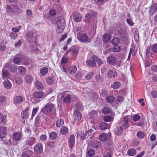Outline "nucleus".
<instances>
[{
    "label": "nucleus",
    "mask_w": 157,
    "mask_h": 157,
    "mask_svg": "<svg viewBox=\"0 0 157 157\" xmlns=\"http://www.w3.org/2000/svg\"><path fill=\"white\" fill-rule=\"evenodd\" d=\"M68 141L69 146L71 148H72L75 145V137L73 134L70 136Z\"/></svg>",
    "instance_id": "13"
},
{
    "label": "nucleus",
    "mask_w": 157,
    "mask_h": 157,
    "mask_svg": "<svg viewBox=\"0 0 157 157\" xmlns=\"http://www.w3.org/2000/svg\"><path fill=\"white\" fill-rule=\"evenodd\" d=\"M31 153V151H30L23 152L21 157H30L29 155Z\"/></svg>",
    "instance_id": "47"
},
{
    "label": "nucleus",
    "mask_w": 157,
    "mask_h": 157,
    "mask_svg": "<svg viewBox=\"0 0 157 157\" xmlns=\"http://www.w3.org/2000/svg\"><path fill=\"white\" fill-rule=\"evenodd\" d=\"M49 136L51 140H54L57 138V134L55 132H52L50 133Z\"/></svg>",
    "instance_id": "40"
},
{
    "label": "nucleus",
    "mask_w": 157,
    "mask_h": 157,
    "mask_svg": "<svg viewBox=\"0 0 157 157\" xmlns=\"http://www.w3.org/2000/svg\"><path fill=\"white\" fill-rule=\"evenodd\" d=\"M111 111L110 109L107 107H105L103 109L102 111L103 113L104 114H108Z\"/></svg>",
    "instance_id": "46"
},
{
    "label": "nucleus",
    "mask_w": 157,
    "mask_h": 157,
    "mask_svg": "<svg viewBox=\"0 0 157 157\" xmlns=\"http://www.w3.org/2000/svg\"><path fill=\"white\" fill-rule=\"evenodd\" d=\"M94 154V151L93 149H90L87 151V155L89 157L93 156Z\"/></svg>",
    "instance_id": "51"
},
{
    "label": "nucleus",
    "mask_w": 157,
    "mask_h": 157,
    "mask_svg": "<svg viewBox=\"0 0 157 157\" xmlns=\"http://www.w3.org/2000/svg\"><path fill=\"white\" fill-rule=\"evenodd\" d=\"M111 36L109 34H105L102 36L103 41L106 43L108 42L110 40Z\"/></svg>",
    "instance_id": "29"
},
{
    "label": "nucleus",
    "mask_w": 157,
    "mask_h": 157,
    "mask_svg": "<svg viewBox=\"0 0 157 157\" xmlns=\"http://www.w3.org/2000/svg\"><path fill=\"white\" fill-rule=\"evenodd\" d=\"M35 34L30 31H28L25 34V38L26 39L27 42L29 43L35 42L36 41V37Z\"/></svg>",
    "instance_id": "3"
},
{
    "label": "nucleus",
    "mask_w": 157,
    "mask_h": 157,
    "mask_svg": "<svg viewBox=\"0 0 157 157\" xmlns=\"http://www.w3.org/2000/svg\"><path fill=\"white\" fill-rule=\"evenodd\" d=\"M33 80V77L29 75H27L25 77V81L27 84L31 83Z\"/></svg>",
    "instance_id": "27"
},
{
    "label": "nucleus",
    "mask_w": 157,
    "mask_h": 157,
    "mask_svg": "<svg viewBox=\"0 0 157 157\" xmlns=\"http://www.w3.org/2000/svg\"><path fill=\"white\" fill-rule=\"evenodd\" d=\"M108 94V92L105 89H102L101 92V96L103 97H106Z\"/></svg>",
    "instance_id": "49"
},
{
    "label": "nucleus",
    "mask_w": 157,
    "mask_h": 157,
    "mask_svg": "<svg viewBox=\"0 0 157 157\" xmlns=\"http://www.w3.org/2000/svg\"><path fill=\"white\" fill-rule=\"evenodd\" d=\"M3 84L5 87L7 89H10L11 88V83L10 82L8 79H6L4 81Z\"/></svg>",
    "instance_id": "23"
},
{
    "label": "nucleus",
    "mask_w": 157,
    "mask_h": 157,
    "mask_svg": "<svg viewBox=\"0 0 157 157\" xmlns=\"http://www.w3.org/2000/svg\"><path fill=\"white\" fill-rule=\"evenodd\" d=\"M68 131L67 128L65 126H63L60 130V133L63 135L67 134Z\"/></svg>",
    "instance_id": "37"
},
{
    "label": "nucleus",
    "mask_w": 157,
    "mask_h": 157,
    "mask_svg": "<svg viewBox=\"0 0 157 157\" xmlns=\"http://www.w3.org/2000/svg\"><path fill=\"white\" fill-rule=\"evenodd\" d=\"M136 135L139 138L141 139L144 137L145 134L142 131H139L137 132Z\"/></svg>",
    "instance_id": "60"
},
{
    "label": "nucleus",
    "mask_w": 157,
    "mask_h": 157,
    "mask_svg": "<svg viewBox=\"0 0 157 157\" xmlns=\"http://www.w3.org/2000/svg\"><path fill=\"white\" fill-rule=\"evenodd\" d=\"M18 71L20 75H23L26 74V69L25 67L20 66L18 68Z\"/></svg>",
    "instance_id": "25"
},
{
    "label": "nucleus",
    "mask_w": 157,
    "mask_h": 157,
    "mask_svg": "<svg viewBox=\"0 0 157 157\" xmlns=\"http://www.w3.org/2000/svg\"><path fill=\"white\" fill-rule=\"evenodd\" d=\"M67 61V58L65 56H63L61 60V63L60 65V67H61V65H63V64L66 63Z\"/></svg>",
    "instance_id": "55"
},
{
    "label": "nucleus",
    "mask_w": 157,
    "mask_h": 157,
    "mask_svg": "<svg viewBox=\"0 0 157 157\" xmlns=\"http://www.w3.org/2000/svg\"><path fill=\"white\" fill-rule=\"evenodd\" d=\"M6 128L0 126V138L2 139L5 137L6 133Z\"/></svg>",
    "instance_id": "17"
},
{
    "label": "nucleus",
    "mask_w": 157,
    "mask_h": 157,
    "mask_svg": "<svg viewBox=\"0 0 157 157\" xmlns=\"http://www.w3.org/2000/svg\"><path fill=\"white\" fill-rule=\"evenodd\" d=\"M108 127V124L105 122H101L100 124V128L101 130H105Z\"/></svg>",
    "instance_id": "38"
},
{
    "label": "nucleus",
    "mask_w": 157,
    "mask_h": 157,
    "mask_svg": "<svg viewBox=\"0 0 157 157\" xmlns=\"http://www.w3.org/2000/svg\"><path fill=\"white\" fill-rule=\"evenodd\" d=\"M6 121V118L4 117L2 113H0V123H5Z\"/></svg>",
    "instance_id": "63"
},
{
    "label": "nucleus",
    "mask_w": 157,
    "mask_h": 157,
    "mask_svg": "<svg viewBox=\"0 0 157 157\" xmlns=\"http://www.w3.org/2000/svg\"><path fill=\"white\" fill-rule=\"evenodd\" d=\"M86 64L87 66L94 67L96 65V63L93 60L91 59L88 60L86 61Z\"/></svg>",
    "instance_id": "24"
},
{
    "label": "nucleus",
    "mask_w": 157,
    "mask_h": 157,
    "mask_svg": "<svg viewBox=\"0 0 157 157\" xmlns=\"http://www.w3.org/2000/svg\"><path fill=\"white\" fill-rule=\"evenodd\" d=\"M78 40L83 43L85 42H90V40L88 39V36L84 33H82L79 36Z\"/></svg>",
    "instance_id": "12"
},
{
    "label": "nucleus",
    "mask_w": 157,
    "mask_h": 157,
    "mask_svg": "<svg viewBox=\"0 0 157 157\" xmlns=\"http://www.w3.org/2000/svg\"><path fill=\"white\" fill-rule=\"evenodd\" d=\"M97 14L96 13H94L93 11H91L90 12H89L88 13L86 14L85 16V17L89 20L91 18H92L93 17L94 18L97 17Z\"/></svg>",
    "instance_id": "18"
},
{
    "label": "nucleus",
    "mask_w": 157,
    "mask_h": 157,
    "mask_svg": "<svg viewBox=\"0 0 157 157\" xmlns=\"http://www.w3.org/2000/svg\"><path fill=\"white\" fill-rule=\"evenodd\" d=\"M112 50L115 52H119L121 50V48L119 45H116L114 46Z\"/></svg>",
    "instance_id": "54"
},
{
    "label": "nucleus",
    "mask_w": 157,
    "mask_h": 157,
    "mask_svg": "<svg viewBox=\"0 0 157 157\" xmlns=\"http://www.w3.org/2000/svg\"><path fill=\"white\" fill-rule=\"evenodd\" d=\"M98 113L95 111L93 110L91 112L89 113V116L90 118L93 119L96 117Z\"/></svg>",
    "instance_id": "44"
},
{
    "label": "nucleus",
    "mask_w": 157,
    "mask_h": 157,
    "mask_svg": "<svg viewBox=\"0 0 157 157\" xmlns=\"http://www.w3.org/2000/svg\"><path fill=\"white\" fill-rule=\"evenodd\" d=\"M108 137L106 134L102 133L101 134L99 137V140L103 142H106L107 140Z\"/></svg>",
    "instance_id": "28"
},
{
    "label": "nucleus",
    "mask_w": 157,
    "mask_h": 157,
    "mask_svg": "<svg viewBox=\"0 0 157 157\" xmlns=\"http://www.w3.org/2000/svg\"><path fill=\"white\" fill-rule=\"evenodd\" d=\"M24 100L22 96H17L13 98V103L16 105L21 103Z\"/></svg>",
    "instance_id": "10"
},
{
    "label": "nucleus",
    "mask_w": 157,
    "mask_h": 157,
    "mask_svg": "<svg viewBox=\"0 0 157 157\" xmlns=\"http://www.w3.org/2000/svg\"><path fill=\"white\" fill-rule=\"evenodd\" d=\"M75 108L76 110H78L81 109V110L82 109V106L80 103L78 102L75 104Z\"/></svg>",
    "instance_id": "56"
},
{
    "label": "nucleus",
    "mask_w": 157,
    "mask_h": 157,
    "mask_svg": "<svg viewBox=\"0 0 157 157\" xmlns=\"http://www.w3.org/2000/svg\"><path fill=\"white\" fill-rule=\"evenodd\" d=\"M117 75L116 71L114 70H110L108 71L107 73V77L110 78H114Z\"/></svg>",
    "instance_id": "15"
},
{
    "label": "nucleus",
    "mask_w": 157,
    "mask_h": 157,
    "mask_svg": "<svg viewBox=\"0 0 157 157\" xmlns=\"http://www.w3.org/2000/svg\"><path fill=\"white\" fill-rule=\"evenodd\" d=\"M54 107V105L51 102H49L41 110V112L44 113L50 112Z\"/></svg>",
    "instance_id": "5"
},
{
    "label": "nucleus",
    "mask_w": 157,
    "mask_h": 157,
    "mask_svg": "<svg viewBox=\"0 0 157 157\" xmlns=\"http://www.w3.org/2000/svg\"><path fill=\"white\" fill-rule=\"evenodd\" d=\"M96 80L98 82L99 81H102L104 80V77L102 75H97L95 77Z\"/></svg>",
    "instance_id": "48"
},
{
    "label": "nucleus",
    "mask_w": 157,
    "mask_h": 157,
    "mask_svg": "<svg viewBox=\"0 0 157 157\" xmlns=\"http://www.w3.org/2000/svg\"><path fill=\"white\" fill-rule=\"evenodd\" d=\"M73 116L75 121H79L82 117V115L78 110H75V111Z\"/></svg>",
    "instance_id": "11"
},
{
    "label": "nucleus",
    "mask_w": 157,
    "mask_h": 157,
    "mask_svg": "<svg viewBox=\"0 0 157 157\" xmlns=\"http://www.w3.org/2000/svg\"><path fill=\"white\" fill-rule=\"evenodd\" d=\"M6 99V96L3 95H0V103L4 104Z\"/></svg>",
    "instance_id": "58"
},
{
    "label": "nucleus",
    "mask_w": 157,
    "mask_h": 157,
    "mask_svg": "<svg viewBox=\"0 0 157 157\" xmlns=\"http://www.w3.org/2000/svg\"><path fill=\"white\" fill-rule=\"evenodd\" d=\"M157 10V3H155L151 6L149 11V16H152Z\"/></svg>",
    "instance_id": "9"
},
{
    "label": "nucleus",
    "mask_w": 157,
    "mask_h": 157,
    "mask_svg": "<svg viewBox=\"0 0 157 157\" xmlns=\"http://www.w3.org/2000/svg\"><path fill=\"white\" fill-rule=\"evenodd\" d=\"M72 15L74 20L76 22H79L81 21L82 17L80 13L75 11L73 13Z\"/></svg>",
    "instance_id": "14"
},
{
    "label": "nucleus",
    "mask_w": 157,
    "mask_h": 157,
    "mask_svg": "<svg viewBox=\"0 0 157 157\" xmlns=\"http://www.w3.org/2000/svg\"><path fill=\"white\" fill-rule=\"evenodd\" d=\"M9 71L5 68H3L2 71V76L3 78H7L9 76Z\"/></svg>",
    "instance_id": "34"
},
{
    "label": "nucleus",
    "mask_w": 157,
    "mask_h": 157,
    "mask_svg": "<svg viewBox=\"0 0 157 157\" xmlns=\"http://www.w3.org/2000/svg\"><path fill=\"white\" fill-rule=\"evenodd\" d=\"M34 152L37 154H40L42 153L43 151V147L40 143H37L35 145L34 148Z\"/></svg>",
    "instance_id": "7"
},
{
    "label": "nucleus",
    "mask_w": 157,
    "mask_h": 157,
    "mask_svg": "<svg viewBox=\"0 0 157 157\" xmlns=\"http://www.w3.org/2000/svg\"><path fill=\"white\" fill-rule=\"evenodd\" d=\"M15 80L16 83L19 85L21 84L22 82V80L21 78L18 76L16 77Z\"/></svg>",
    "instance_id": "50"
},
{
    "label": "nucleus",
    "mask_w": 157,
    "mask_h": 157,
    "mask_svg": "<svg viewBox=\"0 0 157 157\" xmlns=\"http://www.w3.org/2000/svg\"><path fill=\"white\" fill-rule=\"evenodd\" d=\"M77 67L75 66H72L70 67L68 69V71L70 74H74L77 71Z\"/></svg>",
    "instance_id": "30"
},
{
    "label": "nucleus",
    "mask_w": 157,
    "mask_h": 157,
    "mask_svg": "<svg viewBox=\"0 0 157 157\" xmlns=\"http://www.w3.org/2000/svg\"><path fill=\"white\" fill-rule=\"evenodd\" d=\"M54 78L52 76H48L46 78V82L49 85L53 84L54 83Z\"/></svg>",
    "instance_id": "32"
},
{
    "label": "nucleus",
    "mask_w": 157,
    "mask_h": 157,
    "mask_svg": "<svg viewBox=\"0 0 157 157\" xmlns=\"http://www.w3.org/2000/svg\"><path fill=\"white\" fill-rule=\"evenodd\" d=\"M33 96L35 99H43L45 97V94L42 91H36L33 93Z\"/></svg>",
    "instance_id": "6"
},
{
    "label": "nucleus",
    "mask_w": 157,
    "mask_h": 157,
    "mask_svg": "<svg viewBox=\"0 0 157 157\" xmlns=\"http://www.w3.org/2000/svg\"><path fill=\"white\" fill-rule=\"evenodd\" d=\"M35 86L38 90H42L44 89V86L41 82L38 80L36 81L35 82Z\"/></svg>",
    "instance_id": "21"
},
{
    "label": "nucleus",
    "mask_w": 157,
    "mask_h": 157,
    "mask_svg": "<svg viewBox=\"0 0 157 157\" xmlns=\"http://www.w3.org/2000/svg\"><path fill=\"white\" fill-rule=\"evenodd\" d=\"M115 100V98L113 96H108L106 98V101L109 103H112Z\"/></svg>",
    "instance_id": "43"
},
{
    "label": "nucleus",
    "mask_w": 157,
    "mask_h": 157,
    "mask_svg": "<svg viewBox=\"0 0 157 157\" xmlns=\"http://www.w3.org/2000/svg\"><path fill=\"white\" fill-rule=\"evenodd\" d=\"M92 146L93 148H97L100 147L101 143L98 140L94 141L92 143Z\"/></svg>",
    "instance_id": "33"
},
{
    "label": "nucleus",
    "mask_w": 157,
    "mask_h": 157,
    "mask_svg": "<svg viewBox=\"0 0 157 157\" xmlns=\"http://www.w3.org/2000/svg\"><path fill=\"white\" fill-rule=\"evenodd\" d=\"M130 116H126L124 117L121 120L122 126L125 128L128 127L129 124L128 122L130 121Z\"/></svg>",
    "instance_id": "8"
},
{
    "label": "nucleus",
    "mask_w": 157,
    "mask_h": 157,
    "mask_svg": "<svg viewBox=\"0 0 157 157\" xmlns=\"http://www.w3.org/2000/svg\"><path fill=\"white\" fill-rule=\"evenodd\" d=\"M113 117L110 116H106L104 118V120L106 122H109L113 121Z\"/></svg>",
    "instance_id": "53"
},
{
    "label": "nucleus",
    "mask_w": 157,
    "mask_h": 157,
    "mask_svg": "<svg viewBox=\"0 0 157 157\" xmlns=\"http://www.w3.org/2000/svg\"><path fill=\"white\" fill-rule=\"evenodd\" d=\"M86 134V132H79L77 133V136L78 138H80V140H83L87 137Z\"/></svg>",
    "instance_id": "20"
},
{
    "label": "nucleus",
    "mask_w": 157,
    "mask_h": 157,
    "mask_svg": "<svg viewBox=\"0 0 157 157\" xmlns=\"http://www.w3.org/2000/svg\"><path fill=\"white\" fill-rule=\"evenodd\" d=\"M29 116L28 113L25 111H23L21 114V116L22 118L25 119H27Z\"/></svg>",
    "instance_id": "59"
},
{
    "label": "nucleus",
    "mask_w": 157,
    "mask_h": 157,
    "mask_svg": "<svg viewBox=\"0 0 157 157\" xmlns=\"http://www.w3.org/2000/svg\"><path fill=\"white\" fill-rule=\"evenodd\" d=\"M64 123V121L63 119L58 120L56 123V126L58 127H60Z\"/></svg>",
    "instance_id": "45"
},
{
    "label": "nucleus",
    "mask_w": 157,
    "mask_h": 157,
    "mask_svg": "<svg viewBox=\"0 0 157 157\" xmlns=\"http://www.w3.org/2000/svg\"><path fill=\"white\" fill-rule=\"evenodd\" d=\"M136 150L134 148H131L127 151V154L128 155L131 156L135 155L136 153Z\"/></svg>",
    "instance_id": "35"
},
{
    "label": "nucleus",
    "mask_w": 157,
    "mask_h": 157,
    "mask_svg": "<svg viewBox=\"0 0 157 157\" xmlns=\"http://www.w3.org/2000/svg\"><path fill=\"white\" fill-rule=\"evenodd\" d=\"M48 69L46 67L42 68L40 70V73L41 75L43 76L45 75L48 72Z\"/></svg>",
    "instance_id": "42"
},
{
    "label": "nucleus",
    "mask_w": 157,
    "mask_h": 157,
    "mask_svg": "<svg viewBox=\"0 0 157 157\" xmlns=\"http://www.w3.org/2000/svg\"><path fill=\"white\" fill-rule=\"evenodd\" d=\"M79 48L78 47L74 46H73L70 51L72 52V53L75 55H77L78 53Z\"/></svg>",
    "instance_id": "39"
},
{
    "label": "nucleus",
    "mask_w": 157,
    "mask_h": 157,
    "mask_svg": "<svg viewBox=\"0 0 157 157\" xmlns=\"http://www.w3.org/2000/svg\"><path fill=\"white\" fill-rule=\"evenodd\" d=\"M6 11L7 13H10L13 15H17L21 12L19 6L17 4H10L6 6Z\"/></svg>",
    "instance_id": "1"
},
{
    "label": "nucleus",
    "mask_w": 157,
    "mask_h": 157,
    "mask_svg": "<svg viewBox=\"0 0 157 157\" xmlns=\"http://www.w3.org/2000/svg\"><path fill=\"white\" fill-rule=\"evenodd\" d=\"M22 136L20 133L15 132L13 135V138L15 141H18Z\"/></svg>",
    "instance_id": "31"
},
{
    "label": "nucleus",
    "mask_w": 157,
    "mask_h": 157,
    "mask_svg": "<svg viewBox=\"0 0 157 157\" xmlns=\"http://www.w3.org/2000/svg\"><path fill=\"white\" fill-rule=\"evenodd\" d=\"M116 61V58L113 56H109L107 58V62L109 65H114Z\"/></svg>",
    "instance_id": "16"
},
{
    "label": "nucleus",
    "mask_w": 157,
    "mask_h": 157,
    "mask_svg": "<svg viewBox=\"0 0 157 157\" xmlns=\"http://www.w3.org/2000/svg\"><path fill=\"white\" fill-rule=\"evenodd\" d=\"M21 62L20 58L18 57H15L13 59V62L14 63L20 64Z\"/></svg>",
    "instance_id": "57"
},
{
    "label": "nucleus",
    "mask_w": 157,
    "mask_h": 157,
    "mask_svg": "<svg viewBox=\"0 0 157 157\" xmlns=\"http://www.w3.org/2000/svg\"><path fill=\"white\" fill-rule=\"evenodd\" d=\"M95 131V129H91L89 130L86 131V137L89 139H91L92 137V134H94Z\"/></svg>",
    "instance_id": "22"
},
{
    "label": "nucleus",
    "mask_w": 157,
    "mask_h": 157,
    "mask_svg": "<svg viewBox=\"0 0 157 157\" xmlns=\"http://www.w3.org/2000/svg\"><path fill=\"white\" fill-rule=\"evenodd\" d=\"M8 70L11 72L13 73L17 70V67L15 65L11 64Z\"/></svg>",
    "instance_id": "52"
},
{
    "label": "nucleus",
    "mask_w": 157,
    "mask_h": 157,
    "mask_svg": "<svg viewBox=\"0 0 157 157\" xmlns=\"http://www.w3.org/2000/svg\"><path fill=\"white\" fill-rule=\"evenodd\" d=\"M120 42L119 39L117 37H114L111 41V43L114 46L118 45V44H120Z\"/></svg>",
    "instance_id": "36"
},
{
    "label": "nucleus",
    "mask_w": 157,
    "mask_h": 157,
    "mask_svg": "<svg viewBox=\"0 0 157 157\" xmlns=\"http://www.w3.org/2000/svg\"><path fill=\"white\" fill-rule=\"evenodd\" d=\"M121 83L119 82H116L113 83L111 85V86L112 88L114 89H118L120 86Z\"/></svg>",
    "instance_id": "41"
},
{
    "label": "nucleus",
    "mask_w": 157,
    "mask_h": 157,
    "mask_svg": "<svg viewBox=\"0 0 157 157\" xmlns=\"http://www.w3.org/2000/svg\"><path fill=\"white\" fill-rule=\"evenodd\" d=\"M10 36L12 39L15 40L17 37V34L16 33L12 32L10 34Z\"/></svg>",
    "instance_id": "62"
},
{
    "label": "nucleus",
    "mask_w": 157,
    "mask_h": 157,
    "mask_svg": "<svg viewBox=\"0 0 157 157\" xmlns=\"http://www.w3.org/2000/svg\"><path fill=\"white\" fill-rule=\"evenodd\" d=\"M140 118V116L138 114H135L133 116V120L135 121H138Z\"/></svg>",
    "instance_id": "64"
},
{
    "label": "nucleus",
    "mask_w": 157,
    "mask_h": 157,
    "mask_svg": "<svg viewBox=\"0 0 157 157\" xmlns=\"http://www.w3.org/2000/svg\"><path fill=\"white\" fill-rule=\"evenodd\" d=\"M123 132V128L121 126H117L114 129V133L117 136H121Z\"/></svg>",
    "instance_id": "19"
},
{
    "label": "nucleus",
    "mask_w": 157,
    "mask_h": 157,
    "mask_svg": "<svg viewBox=\"0 0 157 157\" xmlns=\"http://www.w3.org/2000/svg\"><path fill=\"white\" fill-rule=\"evenodd\" d=\"M35 140L34 138L29 137L26 141V144L29 146H31L34 143Z\"/></svg>",
    "instance_id": "26"
},
{
    "label": "nucleus",
    "mask_w": 157,
    "mask_h": 157,
    "mask_svg": "<svg viewBox=\"0 0 157 157\" xmlns=\"http://www.w3.org/2000/svg\"><path fill=\"white\" fill-rule=\"evenodd\" d=\"M152 52L157 54V44H155L152 45Z\"/></svg>",
    "instance_id": "61"
},
{
    "label": "nucleus",
    "mask_w": 157,
    "mask_h": 157,
    "mask_svg": "<svg viewBox=\"0 0 157 157\" xmlns=\"http://www.w3.org/2000/svg\"><path fill=\"white\" fill-rule=\"evenodd\" d=\"M65 26V20L63 17H60L57 22V33L59 34L61 33L64 29Z\"/></svg>",
    "instance_id": "2"
},
{
    "label": "nucleus",
    "mask_w": 157,
    "mask_h": 157,
    "mask_svg": "<svg viewBox=\"0 0 157 157\" xmlns=\"http://www.w3.org/2000/svg\"><path fill=\"white\" fill-rule=\"evenodd\" d=\"M60 95L61 98H63V101L65 103H69L71 100V95L67 92H63Z\"/></svg>",
    "instance_id": "4"
}]
</instances>
